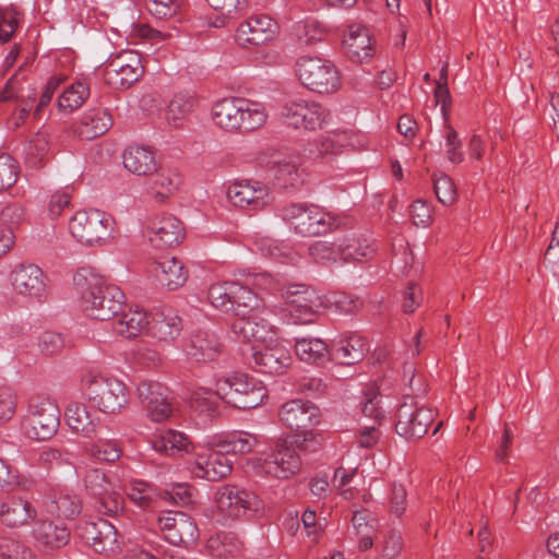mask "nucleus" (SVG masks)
Wrapping results in <instances>:
<instances>
[{
    "instance_id": "nucleus-59",
    "label": "nucleus",
    "mask_w": 559,
    "mask_h": 559,
    "mask_svg": "<svg viewBox=\"0 0 559 559\" xmlns=\"http://www.w3.org/2000/svg\"><path fill=\"white\" fill-rule=\"evenodd\" d=\"M337 134L329 133L321 135L309 147V157L312 159L324 157L329 154H336L340 152L341 143L337 140Z\"/></svg>"
},
{
    "instance_id": "nucleus-36",
    "label": "nucleus",
    "mask_w": 559,
    "mask_h": 559,
    "mask_svg": "<svg viewBox=\"0 0 559 559\" xmlns=\"http://www.w3.org/2000/svg\"><path fill=\"white\" fill-rule=\"evenodd\" d=\"M122 157L124 167L134 175L147 176L156 170L155 155L148 147L131 145Z\"/></svg>"
},
{
    "instance_id": "nucleus-15",
    "label": "nucleus",
    "mask_w": 559,
    "mask_h": 559,
    "mask_svg": "<svg viewBox=\"0 0 559 559\" xmlns=\"http://www.w3.org/2000/svg\"><path fill=\"white\" fill-rule=\"evenodd\" d=\"M29 435L37 440L51 438L59 426V408L47 397L33 396L28 407Z\"/></svg>"
},
{
    "instance_id": "nucleus-61",
    "label": "nucleus",
    "mask_w": 559,
    "mask_h": 559,
    "mask_svg": "<svg viewBox=\"0 0 559 559\" xmlns=\"http://www.w3.org/2000/svg\"><path fill=\"white\" fill-rule=\"evenodd\" d=\"M296 36L300 45L312 46L323 40L325 31L317 22L307 21L296 26Z\"/></svg>"
},
{
    "instance_id": "nucleus-37",
    "label": "nucleus",
    "mask_w": 559,
    "mask_h": 559,
    "mask_svg": "<svg viewBox=\"0 0 559 559\" xmlns=\"http://www.w3.org/2000/svg\"><path fill=\"white\" fill-rule=\"evenodd\" d=\"M112 126L111 115L105 109H91L82 118L75 132L81 139L92 140L106 133Z\"/></svg>"
},
{
    "instance_id": "nucleus-18",
    "label": "nucleus",
    "mask_w": 559,
    "mask_h": 559,
    "mask_svg": "<svg viewBox=\"0 0 559 559\" xmlns=\"http://www.w3.org/2000/svg\"><path fill=\"white\" fill-rule=\"evenodd\" d=\"M228 200L237 207L259 211L273 201L267 186L260 181H240L230 185L227 189Z\"/></svg>"
},
{
    "instance_id": "nucleus-34",
    "label": "nucleus",
    "mask_w": 559,
    "mask_h": 559,
    "mask_svg": "<svg viewBox=\"0 0 559 559\" xmlns=\"http://www.w3.org/2000/svg\"><path fill=\"white\" fill-rule=\"evenodd\" d=\"M150 185V193L155 202L163 203L179 187L181 177L176 168L159 167L156 168Z\"/></svg>"
},
{
    "instance_id": "nucleus-6",
    "label": "nucleus",
    "mask_w": 559,
    "mask_h": 559,
    "mask_svg": "<svg viewBox=\"0 0 559 559\" xmlns=\"http://www.w3.org/2000/svg\"><path fill=\"white\" fill-rule=\"evenodd\" d=\"M296 73L301 84L316 93L330 94L341 86L338 70L326 59L300 57L296 62Z\"/></svg>"
},
{
    "instance_id": "nucleus-52",
    "label": "nucleus",
    "mask_w": 559,
    "mask_h": 559,
    "mask_svg": "<svg viewBox=\"0 0 559 559\" xmlns=\"http://www.w3.org/2000/svg\"><path fill=\"white\" fill-rule=\"evenodd\" d=\"M90 94L86 84L76 82L69 86L59 97L58 105L61 109L72 111L83 105Z\"/></svg>"
},
{
    "instance_id": "nucleus-51",
    "label": "nucleus",
    "mask_w": 559,
    "mask_h": 559,
    "mask_svg": "<svg viewBox=\"0 0 559 559\" xmlns=\"http://www.w3.org/2000/svg\"><path fill=\"white\" fill-rule=\"evenodd\" d=\"M258 443V438L248 432H234L228 435L219 442V447L225 453L246 454L253 450Z\"/></svg>"
},
{
    "instance_id": "nucleus-1",
    "label": "nucleus",
    "mask_w": 559,
    "mask_h": 559,
    "mask_svg": "<svg viewBox=\"0 0 559 559\" xmlns=\"http://www.w3.org/2000/svg\"><path fill=\"white\" fill-rule=\"evenodd\" d=\"M80 294L81 308L92 319L106 321L114 318L124 302V294L105 278L87 269H80L73 276Z\"/></svg>"
},
{
    "instance_id": "nucleus-53",
    "label": "nucleus",
    "mask_w": 559,
    "mask_h": 559,
    "mask_svg": "<svg viewBox=\"0 0 559 559\" xmlns=\"http://www.w3.org/2000/svg\"><path fill=\"white\" fill-rule=\"evenodd\" d=\"M49 153V139L43 132L36 133L26 146V162L31 167H39Z\"/></svg>"
},
{
    "instance_id": "nucleus-27",
    "label": "nucleus",
    "mask_w": 559,
    "mask_h": 559,
    "mask_svg": "<svg viewBox=\"0 0 559 559\" xmlns=\"http://www.w3.org/2000/svg\"><path fill=\"white\" fill-rule=\"evenodd\" d=\"M36 516V508L21 496H9L0 500V522L7 527L28 525Z\"/></svg>"
},
{
    "instance_id": "nucleus-63",
    "label": "nucleus",
    "mask_w": 559,
    "mask_h": 559,
    "mask_svg": "<svg viewBox=\"0 0 559 559\" xmlns=\"http://www.w3.org/2000/svg\"><path fill=\"white\" fill-rule=\"evenodd\" d=\"M444 140L447 158L454 164L462 163L464 160L462 142L455 129L450 124L445 126Z\"/></svg>"
},
{
    "instance_id": "nucleus-11",
    "label": "nucleus",
    "mask_w": 559,
    "mask_h": 559,
    "mask_svg": "<svg viewBox=\"0 0 559 559\" xmlns=\"http://www.w3.org/2000/svg\"><path fill=\"white\" fill-rule=\"evenodd\" d=\"M430 408L418 406L413 397H406L396 412L395 431L405 439H418L426 435L433 421Z\"/></svg>"
},
{
    "instance_id": "nucleus-35",
    "label": "nucleus",
    "mask_w": 559,
    "mask_h": 559,
    "mask_svg": "<svg viewBox=\"0 0 559 559\" xmlns=\"http://www.w3.org/2000/svg\"><path fill=\"white\" fill-rule=\"evenodd\" d=\"M182 330L181 319L171 311L150 316L147 333L158 341H173Z\"/></svg>"
},
{
    "instance_id": "nucleus-14",
    "label": "nucleus",
    "mask_w": 559,
    "mask_h": 559,
    "mask_svg": "<svg viewBox=\"0 0 559 559\" xmlns=\"http://www.w3.org/2000/svg\"><path fill=\"white\" fill-rule=\"evenodd\" d=\"M76 532L80 538L97 554L109 555L120 549L118 531L105 519L84 521L78 525Z\"/></svg>"
},
{
    "instance_id": "nucleus-13",
    "label": "nucleus",
    "mask_w": 559,
    "mask_h": 559,
    "mask_svg": "<svg viewBox=\"0 0 559 559\" xmlns=\"http://www.w3.org/2000/svg\"><path fill=\"white\" fill-rule=\"evenodd\" d=\"M217 506L229 516L238 519L261 512L263 501L252 491L237 485H225L217 491Z\"/></svg>"
},
{
    "instance_id": "nucleus-55",
    "label": "nucleus",
    "mask_w": 559,
    "mask_h": 559,
    "mask_svg": "<svg viewBox=\"0 0 559 559\" xmlns=\"http://www.w3.org/2000/svg\"><path fill=\"white\" fill-rule=\"evenodd\" d=\"M433 189L438 201L443 205L450 206L456 201V188L448 175L443 173L433 175Z\"/></svg>"
},
{
    "instance_id": "nucleus-23",
    "label": "nucleus",
    "mask_w": 559,
    "mask_h": 559,
    "mask_svg": "<svg viewBox=\"0 0 559 559\" xmlns=\"http://www.w3.org/2000/svg\"><path fill=\"white\" fill-rule=\"evenodd\" d=\"M158 526L165 538L173 545L193 542L198 527L193 519L181 511H165L158 516Z\"/></svg>"
},
{
    "instance_id": "nucleus-16",
    "label": "nucleus",
    "mask_w": 559,
    "mask_h": 559,
    "mask_svg": "<svg viewBox=\"0 0 559 559\" xmlns=\"http://www.w3.org/2000/svg\"><path fill=\"white\" fill-rule=\"evenodd\" d=\"M135 392L151 420L159 423L171 416L173 407L167 396V389L162 383L143 380L136 385Z\"/></svg>"
},
{
    "instance_id": "nucleus-10",
    "label": "nucleus",
    "mask_w": 559,
    "mask_h": 559,
    "mask_svg": "<svg viewBox=\"0 0 559 559\" xmlns=\"http://www.w3.org/2000/svg\"><path fill=\"white\" fill-rule=\"evenodd\" d=\"M143 71L140 53L124 50L107 61L104 68V79L116 90L128 88L142 76Z\"/></svg>"
},
{
    "instance_id": "nucleus-64",
    "label": "nucleus",
    "mask_w": 559,
    "mask_h": 559,
    "mask_svg": "<svg viewBox=\"0 0 559 559\" xmlns=\"http://www.w3.org/2000/svg\"><path fill=\"white\" fill-rule=\"evenodd\" d=\"M19 167L9 155L0 156V192L11 188L17 180Z\"/></svg>"
},
{
    "instance_id": "nucleus-40",
    "label": "nucleus",
    "mask_w": 559,
    "mask_h": 559,
    "mask_svg": "<svg viewBox=\"0 0 559 559\" xmlns=\"http://www.w3.org/2000/svg\"><path fill=\"white\" fill-rule=\"evenodd\" d=\"M233 310L230 313L235 314L237 318L262 313L264 310V302L262 298H260L251 288L241 285L236 282L234 287V297H233Z\"/></svg>"
},
{
    "instance_id": "nucleus-2",
    "label": "nucleus",
    "mask_w": 559,
    "mask_h": 559,
    "mask_svg": "<svg viewBox=\"0 0 559 559\" xmlns=\"http://www.w3.org/2000/svg\"><path fill=\"white\" fill-rule=\"evenodd\" d=\"M212 118L216 126L229 132H250L262 127L266 112L260 103L242 97H229L218 100L212 108Z\"/></svg>"
},
{
    "instance_id": "nucleus-8",
    "label": "nucleus",
    "mask_w": 559,
    "mask_h": 559,
    "mask_svg": "<svg viewBox=\"0 0 559 559\" xmlns=\"http://www.w3.org/2000/svg\"><path fill=\"white\" fill-rule=\"evenodd\" d=\"M286 310L296 324L312 323L323 301L316 289L306 284H290L283 288Z\"/></svg>"
},
{
    "instance_id": "nucleus-43",
    "label": "nucleus",
    "mask_w": 559,
    "mask_h": 559,
    "mask_svg": "<svg viewBox=\"0 0 559 559\" xmlns=\"http://www.w3.org/2000/svg\"><path fill=\"white\" fill-rule=\"evenodd\" d=\"M151 443L155 451L167 455L187 452L189 449L187 437L173 429L158 431L153 436Z\"/></svg>"
},
{
    "instance_id": "nucleus-54",
    "label": "nucleus",
    "mask_w": 559,
    "mask_h": 559,
    "mask_svg": "<svg viewBox=\"0 0 559 559\" xmlns=\"http://www.w3.org/2000/svg\"><path fill=\"white\" fill-rule=\"evenodd\" d=\"M56 512L59 518L74 519L82 511V501L79 496L72 492H60L53 500Z\"/></svg>"
},
{
    "instance_id": "nucleus-33",
    "label": "nucleus",
    "mask_w": 559,
    "mask_h": 559,
    "mask_svg": "<svg viewBox=\"0 0 559 559\" xmlns=\"http://www.w3.org/2000/svg\"><path fill=\"white\" fill-rule=\"evenodd\" d=\"M368 350V344L364 337L350 335L341 340L338 345L330 350V359L343 366H352L361 361Z\"/></svg>"
},
{
    "instance_id": "nucleus-17",
    "label": "nucleus",
    "mask_w": 559,
    "mask_h": 559,
    "mask_svg": "<svg viewBox=\"0 0 559 559\" xmlns=\"http://www.w3.org/2000/svg\"><path fill=\"white\" fill-rule=\"evenodd\" d=\"M267 342L251 346L254 365L262 373L283 374L292 365L290 352L283 344L273 342L272 337Z\"/></svg>"
},
{
    "instance_id": "nucleus-41",
    "label": "nucleus",
    "mask_w": 559,
    "mask_h": 559,
    "mask_svg": "<svg viewBox=\"0 0 559 559\" xmlns=\"http://www.w3.org/2000/svg\"><path fill=\"white\" fill-rule=\"evenodd\" d=\"M197 106L198 98L194 94L188 92L176 94L166 111L167 122L174 128L182 127Z\"/></svg>"
},
{
    "instance_id": "nucleus-24",
    "label": "nucleus",
    "mask_w": 559,
    "mask_h": 559,
    "mask_svg": "<svg viewBox=\"0 0 559 559\" xmlns=\"http://www.w3.org/2000/svg\"><path fill=\"white\" fill-rule=\"evenodd\" d=\"M231 469V462L223 450L203 449L195 454L192 473L199 478L217 481L228 476Z\"/></svg>"
},
{
    "instance_id": "nucleus-4",
    "label": "nucleus",
    "mask_w": 559,
    "mask_h": 559,
    "mask_svg": "<svg viewBox=\"0 0 559 559\" xmlns=\"http://www.w3.org/2000/svg\"><path fill=\"white\" fill-rule=\"evenodd\" d=\"M281 217L296 234L304 237L322 236L338 229L344 224L340 216L307 203H290L283 206Z\"/></svg>"
},
{
    "instance_id": "nucleus-46",
    "label": "nucleus",
    "mask_w": 559,
    "mask_h": 559,
    "mask_svg": "<svg viewBox=\"0 0 559 559\" xmlns=\"http://www.w3.org/2000/svg\"><path fill=\"white\" fill-rule=\"evenodd\" d=\"M124 492L130 501L142 509L150 508L159 496L158 490L152 484L138 479L126 485Z\"/></svg>"
},
{
    "instance_id": "nucleus-21",
    "label": "nucleus",
    "mask_w": 559,
    "mask_h": 559,
    "mask_svg": "<svg viewBox=\"0 0 559 559\" xmlns=\"http://www.w3.org/2000/svg\"><path fill=\"white\" fill-rule=\"evenodd\" d=\"M276 32V22L269 15L260 14L240 23L235 37L241 47L249 48L266 44L275 37Z\"/></svg>"
},
{
    "instance_id": "nucleus-28",
    "label": "nucleus",
    "mask_w": 559,
    "mask_h": 559,
    "mask_svg": "<svg viewBox=\"0 0 559 559\" xmlns=\"http://www.w3.org/2000/svg\"><path fill=\"white\" fill-rule=\"evenodd\" d=\"M224 345L219 338L206 330L193 332L185 345L187 356L198 362L213 361L223 353Z\"/></svg>"
},
{
    "instance_id": "nucleus-32",
    "label": "nucleus",
    "mask_w": 559,
    "mask_h": 559,
    "mask_svg": "<svg viewBox=\"0 0 559 559\" xmlns=\"http://www.w3.org/2000/svg\"><path fill=\"white\" fill-rule=\"evenodd\" d=\"M338 251H341V260L344 262H362L374 257L377 247L374 241L364 235L352 234L340 241Z\"/></svg>"
},
{
    "instance_id": "nucleus-49",
    "label": "nucleus",
    "mask_w": 559,
    "mask_h": 559,
    "mask_svg": "<svg viewBox=\"0 0 559 559\" xmlns=\"http://www.w3.org/2000/svg\"><path fill=\"white\" fill-rule=\"evenodd\" d=\"M236 282H222L212 284L207 290V298L210 304L225 312L230 313L233 310V297H234V287Z\"/></svg>"
},
{
    "instance_id": "nucleus-3",
    "label": "nucleus",
    "mask_w": 559,
    "mask_h": 559,
    "mask_svg": "<svg viewBox=\"0 0 559 559\" xmlns=\"http://www.w3.org/2000/svg\"><path fill=\"white\" fill-rule=\"evenodd\" d=\"M81 388L90 404L104 414H119L130 402L128 386L115 377L87 371L81 378Z\"/></svg>"
},
{
    "instance_id": "nucleus-39",
    "label": "nucleus",
    "mask_w": 559,
    "mask_h": 559,
    "mask_svg": "<svg viewBox=\"0 0 559 559\" xmlns=\"http://www.w3.org/2000/svg\"><path fill=\"white\" fill-rule=\"evenodd\" d=\"M150 314L143 309H130L112 323V331L127 338H134L147 332Z\"/></svg>"
},
{
    "instance_id": "nucleus-25",
    "label": "nucleus",
    "mask_w": 559,
    "mask_h": 559,
    "mask_svg": "<svg viewBox=\"0 0 559 559\" xmlns=\"http://www.w3.org/2000/svg\"><path fill=\"white\" fill-rule=\"evenodd\" d=\"M272 326L261 313L236 318L231 323V331L236 338L242 343L262 345L272 337Z\"/></svg>"
},
{
    "instance_id": "nucleus-30",
    "label": "nucleus",
    "mask_w": 559,
    "mask_h": 559,
    "mask_svg": "<svg viewBox=\"0 0 559 559\" xmlns=\"http://www.w3.org/2000/svg\"><path fill=\"white\" fill-rule=\"evenodd\" d=\"M36 545L44 551L61 548L70 540V530L62 523L38 521L33 528Z\"/></svg>"
},
{
    "instance_id": "nucleus-19",
    "label": "nucleus",
    "mask_w": 559,
    "mask_h": 559,
    "mask_svg": "<svg viewBox=\"0 0 559 559\" xmlns=\"http://www.w3.org/2000/svg\"><path fill=\"white\" fill-rule=\"evenodd\" d=\"M13 289L22 296L41 300L47 294V276L33 263H20L10 274Z\"/></svg>"
},
{
    "instance_id": "nucleus-60",
    "label": "nucleus",
    "mask_w": 559,
    "mask_h": 559,
    "mask_svg": "<svg viewBox=\"0 0 559 559\" xmlns=\"http://www.w3.org/2000/svg\"><path fill=\"white\" fill-rule=\"evenodd\" d=\"M309 254L312 259L321 264L336 262L341 259V251H338V243L328 241H316L309 247Z\"/></svg>"
},
{
    "instance_id": "nucleus-20",
    "label": "nucleus",
    "mask_w": 559,
    "mask_h": 559,
    "mask_svg": "<svg viewBox=\"0 0 559 559\" xmlns=\"http://www.w3.org/2000/svg\"><path fill=\"white\" fill-rule=\"evenodd\" d=\"M301 468V460L296 448L286 441H278L275 449L264 460L262 469L278 479H288Z\"/></svg>"
},
{
    "instance_id": "nucleus-45",
    "label": "nucleus",
    "mask_w": 559,
    "mask_h": 559,
    "mask_svg": "<svg viewBox=\"0 0 559 559\" xmlns=\"http://www.w3.org/2000/svg\"><path fill=\"white\" fill-rule=\"evenodd\" d=\"M352 522L356 534L359 536V549L367 550L372 547L373 534L376 532V520L368 510L354 512Z\"/></svg>"
},
{
    "instance_id": "nucleus-47",
    "label": "nucleus",
    "mask_w": 559,
    "mask_h": 559,
    "mask_svg": "<svg viewBox=\"0 0 559 559\" xmlns=\"http://www.w3.org/2000/svg\"><path fill=\"white\" fill-rule=\"evenodd\" d=\"M219 395L217 394V388L215 391L199 388L192 392L190 397V407L194 413L204 415L206 417H213L217 414Z\"/></svg>"
},
{
    "instance_id": "nucleus-56",
    "label": "nucleus",
    "mask_w": 559,
    "mask_h": 559,
    "mask_svg": "<svg viewBox=\"0 0 559 559\" xmlns=\"http://www.w3.org/2000/svg\"><path fill=\"white\" fill-rule=\"evenodd\" d=\"M381 395L377 388H370L366 391L361 402V412L365 417L370 418L374 425H380L384 419V412L380 405Z\"/></svg>"
},
{
    "instance_id": "nucleus-50",
    "label": "nucleus",
    "mask_w": 559,
    "mask_h": 559,
    "mask_svg": "<svg viewBox=\"0 0 559 559\" xmlns=\"http://www.w3.org/2000/svg\"><path fill=\"white\" fill-rule=\"evenodd\" d=\"M86 453L98 462L114 463L120 459L122 449L116 440L99 439L86 448Z\"/></svg>"
},
{
    "instance_id": "nucleus-26",
    "label": "nucleus",
    "mask_w": 559,
    "mask_h": 559,
    "mask_svg": "<svg viewBox=\"0 0 559 559\" xmlns=\"http://www.w3.org/2000/svg\"><path fill=\"white\" fill-rule=\"evenodd\" d=\"M147 237L151 245L156 248L173 247L185 238V229L177 217L162 215L151 222Z\"/></svg>"
},
{
    "instance_id": "nucleus-7",
    "label": "nucleus",
    "mask_w": 559,
    "mask_h": 559,
    "mask_svg": "<svg viewBox=\"0 0 559 559\" xmlns=\"http://www.w3.org/2000/svg\"><path fill=\"white\" fill-rule=\"evenodd\" d=\"M114 221L99 210L79 211L69 223L71 235L86 246L104 245L112 233Z\"/></svg>"
},
{
    "instance_id": "nucleus-5",
    "label": "nucleus",
    "mask_w": 559,
    "mask_h": 559,
    "mask_svg": "<svg viewBox=\"0 0 559 559\" xmlns=\"http://www.w3.org/2000/svg\"><path fill=\"white\" fill-rule=\"evenodd\" d=\"M215 388L219 399L239 409L260 406L267 396L262 382L246 373L234 372L217 379Z\"/></svg>"
},
{
    "instance_id": "nucleus-38",
    "label": "nucleus",
    "mask_w": 559,
    "mask_h": 559,
    "mask_svg": "<svg viewBox=\"0 0 559 559\" xmlns=\"http://www.w3.org/2000/svg\"><path fill=\"white\" fill-rule=\"evenodd\" d=\"M67 423L76 433L92 438L96 435L99 419L93 417L87 406L82 403H71L66 409Z\"/></svg>"
},
{
    "instance_id": "nucleus-12",
    "label": "nucleus",
    "mask_w": 559,
    "mask_h": 559,
    "mask_svg": "<svg viewBox=\"0 0 559 559\" xmlns=\"http://www.w3.org/2000/svg\"><path fill=\"white\" fill-rule=\"evenodd\" d=\"M87 492L96 498L97 510L106 515H118L124 509V499L112 489L107 475L99 468L87 471L83 478Z\"/></svg>"
},
{
    "instance_id": "nucleus-22",
    "label": "nucleus",
    "mask_w": 559,
    "mask_h": 559,
    "mask_svg": "<svg viewBox=\"0 0 559 559\" xmlns=\"http://www.w3.org/2000/svg\"><path fill=\"white\" fill-rule=\"evenodd\" d=\"M280 418L286 427L302 433L319 423L320 411L310 401L295 399L282 405Z\"/></svg>"
},
{
    "instance_id": "nucleus-57",
    "label": "nucleus",
    "mask_w": 559,
    "mask_h": 559,
    "mask_svg": "<svg viewBox=\"0 0 559 559\" xmlns=\"http://www.w3.org/2000/svg\"><path fill=\"white\" fill-rule=\"evenodd\" d=\"M20 25V12L13 5L0 8V41L7 43Z\"/></svg>"
},
{
    "instance_id": "nucleus-42",
    "label": "nucleus",
    "mask_w": 559,
    "mask_h": 559,
    "mask_svg": "<svg viewBox=\"0 0 559 559\" xmlns=\"http://www.w3.org/2000/svg\"><path fill=\"white\" fill-rule=\"evenodd\" d=\"M297 357L308 364L321 365L330 359V350L324 341L317 337L297 338L295 343Z\"/></svg>"
},
{
    "instance_id": "nucleus-31",
    "label": "nucleus",
    "mask_w": 559,
    "mask_h": 559,
    "mask_svg": "<svg viewBox=\"0 0 559 559\" xmlns=\"http://www.w3.org/2000/svg\"><path fill=\"white\" fill-rule=\"evenodd\" d=\"M152 272L156 281L169 290L181 287L188 278L183 263L175 257H163L154 261Z\"/></svg>"
},
{
    "instance_id": "nucleus-9",
    "label": "nucleus",
    "mask_w": 559,
    "mask_h": 559,
    "mask_svg": "<svg viewBox=\"0 0 559 559\" xmlns=\"http://www.w3.org/2000/svg\"><path fill=\"white\" fill-rule=\"evenodd\" d=\"M280 116L284 123L295 129L316 130L321 128L326 112L318 103L289 97L281 105Z\"/></svg>"
},
{
    "instance_id": "nucleus-48",
    "label": "nucleus",
    "mask_w": 559,
    "mask_h": 559,
    "mask_svg": "<svg viewBox=\"0 0 559 559\" xmlns=\"http://www.w3.org/2000/svg\"><path fill=\"white\" fill-rule=\"evenodd\" d=\"M210 8L216 12L213 26L222 27L226 23L237 17L246 8V0H206Z\"/></svg>"
},
{
    "instance_id": "nucleus-29",
    "label": "nucleus",
    "mask_w": 559,
    "mask_h": 559,
    "mask_svg": "<svg viewBox=\"0 0 559 559\" xmlns=\"http://www.w3.org/2000/svg\"><path fill=\"white\" fill-rule=\"evenodd\" d=\"M343 48L347 57L355 62H365L374 55V46L370 31L361 24H352L343 39Z\"/></svg>"
},
{
    "instance_id": "nucleus-62",
    "label": "nucleus",
    "mask_w": 559,
    "mask_h": 559,
    "mask_svg": "<svg viewBox=\"0 0 559 559\" xmlns=\"http://www.w3.org/2000/svg\"><path fill=\"white\" fill-rule=\"evenodd\" d=\"M26 483V479L12 469L4 460L0 459V491L9 492L17 487L25 489L27 488Z\"/></svg>"
},
{
    "instance_id": "nucleus-44",
    "label": "nucleus",
    "mask_w": 559,
    "mask_h": 559,
    "mask_svg": "<svg viewBox=\"0 0 559 559\" xmlns=\"http://www.w3.org/2000/svg\"><path fill=\"white\" fill-rule=\"evenodd\" d=\"M271 164L274 177L282 187H297L304 182V170L292 159L277 156Z\"/></svg>"
},
{
    "instance_id": "nucleus-58",
    "label": "nucleus",
    "mask_w": 559,
    "mask_h": 559,
    "mask_svg": "<svg viewBox=\"0 0 559 559\" xmlns=\"http://www.w3.org/2000/svg\"><path fill=\"white\" fill-rule=\"evenodd\" d=\"M0 556L3 559H34L29 547L11 537H0Z\"/></svg>"
}]
</instances>
